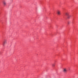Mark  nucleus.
<instances>
[{
	"label": "nucleus",
	"instance_id": "7",
	"mask_svg": "<svg viewBox=\"0 0 78 78\" xmlns=\"http://www.w3.org/2000/svg\"><path fill=\"white\" fill-rule=\"evenodd\" d=\"M55 66V64H52V66H53V67H54V66Z\"/></svg>",
	"mask_w": 78,
	"mask_h": 78
},
{
	"label": "nucleus",
	"instance_id": "4",
	"mask_svg": "<svg viewBox=\"0 0 78 78\" xmlns=\"http://www.w3.org/2000/svg\"><path fill=\"white\" fill-rule=\"evenodd\" d=\"M3 2L4 6H5V5H6V1H3Z\"/></svg>",
	"mask_w": 78,
	"mask_h": 78
},
{
	"label": "nucleus",
	"instance_id": "8",
	"mask_svg": "<svg viewBox=\"0 0 78 78\" xmlns=\"http://www.w3.org/2000/svg\"><path fill=\"white\" fill-rule=\"evenodd\" d=\"M69 23H70V22H68V24H69Z\"/></svg>",
	"mask_w": 78,
	"mask_h": 78
},
{
	"label": "nucleus",
	"instance_id": "1",
	"mask_svg": "<svg viewBox=\"0 0 78 78\" xmlns=\"http://www.w3.org/2000/svg\"><path fill=\"white\" fill-rule=\"evenodd\" d=\"M63 72L65 73H66L67 72V69L66 68H65L63 69Z\"/></svg>",
	"mask_w": 78,
	"mask_h": 78
},
{
	"label": "nucleus",
	"instance_id": "6",
	"mask_svg": "<svg viewBox=\"0 0 78 78\" xmlns=\"http://www.w3.org/2000/svg\"><path fill=\"white\" fill-rule=\"evenodd\" d=\"M65 15H66V16H67V17L68 16H69V14L68 13H65Z\"/></svg>",
	"mask_w": 78,
	"mask_h": 78
},
{
	"label": "nucleus",
	"instance_id": "3",
	"mask_svg": "<svg viewBox=\"0 0 78 78\" xmlns=\"http://www.w3.org/2000/svg\"><path fill=\"white\" fill-rule=\"evenodd\" d=\"M57 13L58 15H61V11L59 10H58L57 11Z\"/></svg>",
	"mask_w": 78,
	"mask_h": 78
},
{
	"label": "nucleus",
	"instance_id": "5",
	"mask_svg": "<svg viewBox=\"0 0 78 78\" xmlns=\"http://www.w3.org/2000/svg\"><path fill=\"white\" fill-rule=\"evenodd\" d=\"M71 17V16L70 15H69L67 16V18L68 19H70V18Z\"/></svg>",
	"mask_w": 78,
	"mask_h": 78
},
{
	"label": "nucleus",
	"instance_id": "2",
	"mask_svg": "<svg viewBox=\"0 0 78 78\" xmlns=\"http://www.w3.org/2000/svg\"><path fill=\"white\" fill-rule=\"evenodd\" d=\"M7 44V40H5L3 42V45L5 46V45H6Z\"/></svg>",
	"mask_w": 78,
	"mask_h": 78
}]
</instances>
